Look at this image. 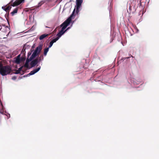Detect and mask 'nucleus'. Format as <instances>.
Returning a JSON list of instances; mask_svg holds the SVG:
<instances>
[{
    "label": "nucleus",
    "instance_id": "obj_1",
    "mask_svg": "<svg viewBox=\"0 0 159 159\" xmlns=\"http://www.w3.org/2000/svg\"><path fill=\"white\" fill-rule=\"evenodd\" d=\"M12 71L11 67L10 66H4L0 69V74L2 76H5L10 74Z\"/></svg>",
    "mask_w": 159,
    "mask_h": 159
},
{
    "label": "nucleus",
    "instance_id": "obj_2",
    "mask_svg": "<svg viewBox=\"0 0 159 159\" xmlns=\"http://www.w3.org/2000/svg\"><path fill=\"white\" fill-rule=\"evenodd\" d=\"M75 10V9H74L72 14L70 16L60 25V27H62L61 28L62 29L65 30L67 26L70 23L72 17L73 16V14Z\"/></svg>",
    "mask_w": 159,
    "mask_h": 159
},
{
    "label": "nucleus",
    "instance_id": "obj_3",
    "mask_svg": "<svg viewBox=\"0 0 159 159\" xmlns=\"http://www.w3.org/2000/svg\"><path fill=\"white\" fill-rule=\"evenodd\" d=\"M43 44H39L36 48L34 52H33L30 57L33 60L38 56L40 52L41 51Z\"/></svg>",
    "mask_w": 159,
    "mask_h": 159
},
{
    "label": "nucleus",
    "instance_id": "obj_4",
    "mask_svg": "<svg viewBox=\"0 0 159 159\" xmlns=\"http://www.w3.org/2000/svg\"><path fill=\"white\" fill-rule=\"evenodd\" d=\"M25 0H16L13 2V0H11L9 3V4L11 5V6L13 7L17 6L21 3L24 2Z\"/></svg>",
    "mask_w": 159,
    "mask_h": 159
},
{
    "label": "nucleus",
    "instance_id": "obj_5",
    "mask_svg": "<svg viewBox=\"0 0 159 159\" xmlns=\"http://www.w3.org/2000/svg\"><path fill=\"white\" fill-rule=\"evenodd\" d=\"M83 2V0H76V6H75L77 13H78L79 11V9L81 7L82 3Z\"/></svg>",
    "mask_w": 159,
    "mask_h": 159
},
{
    "label": "nucleus",
    "instance_id": "obj_6",
    "mask_svg": "<svg viewBox=\"0 0 159 159\" xmlns=\"http://www.w3.org/2000/svg\"><path fill=\"white\" fill-rule=\"evenodd\" d=\"M39 62L38 58L31 61L30 63V66L31 67L34 66Z\"/></svg>",
    "mask_w": 159,
    "mask_h": 159
},
{
    "label": "nucleus",
    "instance_id": "obj_7",
    "mask_svg": "<svg viewBox=\"0 0 159 159\" xmlns=\"http://www.w3.org/2000/svg\"><path fill=\"white\" fill-rule=\"evenodd\" d=\"M40 68L41 67L40 66L37 69H35L31 71L30 72V73L28 74V75H32L34 74L35 73L38 72L40 70Z\"/></svg>",
    "mask_w": 159,
    "mask_h": 159
},
{
    "label": "nucleus",
    "instance_id": "obj_8",
    "mask_svg": "<svg viewBox=\"0 0 159 159\" xmlns=\"http://www.w3.org/2000/svg\"><path fill=\"white\" fill-rule=\"evenodd\" d=\"M32 60V59L30 57V58H27L25 63L24 65V66L27 68H29V63Z\"/></svg>",
    "mask_w": 159,
    "mask_h": 159
},
{
    "label": "nucleus",
    "instance_id": "obj_9",
    "mask_svg": "<svg viewBox=\"0 0 159 159\" xmlns=\"http://www.w3.org/2000/svg\"><path fill=\"white\" fill-rule=\"evenodd\" d=\"M65 30L61 28V30L59 31V32L57 34V36L59 38L61 37L65 32Z\"/></svg>",
    "mask_w": 159,
    "mask_h": 159
},
{
    "label": "nucleus",
    "instance_id": "obj_10",
    "mask_svg": "<svg viewBox=\"0 0 159 159\" xmlns=\"http://www.w3.org/2000/svg\"><path fill=\"white\" fill-rule=\"evenodd\" d=\"M11 5L10 6H6V7H2V8L4 10H5L6 12L9 11V10L11 9Z\"/></svg>",
    "mask_w": 159,
    "mask_h": 159
},
{
    "label": "nucleus",
    "instance_id": "obj_11",
    "mask_svg": "<svg viewBox=\"0 0 159 159\" xmlns=\"http://www.w3.org/2000/svg\"><path fill=\"white\" fill-rule=\"evenodd\" d=\"M46 2L45 0H42L39 3L38 6H36L34 7L35 8H38L41 6L43 4Z\"/></svg>",
    "mask_w": 159,
    "mask_h": 159
},
{
    "label": "nucleus",
    "instance_id": "obj_12",
    "mask_svg": "<svg viewBox=\"0 0 159 159\" xmlns=\"http://www.w3.org/2000/svg\"><path fill=\"white\" fill-rule=\"evenodd\" d=\"M18 9L19 8L17 7L14 9L13 11L11 13V14L12 16H14L15 14L17 13Z\"/></svg>",
    "mask_w": 159,
    "mask_h": 159
},
{
    "label": "nucleus",
    "instance_id": "obj_13",
    "mask_svg": "<svg viewBox=\"0 0 159 159\" xmlns=\"http://www.w3.org/2000/svg\"><path fill=\"white\" fill-rule=\"evenodd\" d=\"M8 28L7 27H5V26H3V27L2 28V26L1 25H0V30L2 29V31H3L4 32H6L7 30H8Z\"/></svg>",
    "mask_w": 159,
    "mask_h": 159
},
{
    "label": "nucleus",
    "instance_id": "obj_14",
    "mask_svg": "<svg viewBox=\"0 0 159 159\" xmlns=\"http://www.w3.org/2000/svg\"><path fill=\"white\" fill-rule=\"evenodd\" d=\"M48 35V34H44L41 35L39 38L40 40H41Z\"/></svg>",
    "mask_w": 159,
    "mask_h": 159
},
{
    "label": "nucleus",
    "instance_id": "obj_15",
    "mask_svg": "<svg viewBox=\"0 0 159 159\" xmlns=\"http://www.w3.org/2000/svg\"><path fill=\"white\" fill-rule=\"evenodd\" d=\"M26 46V44L23 47V49L21 52V53H22L23 54V55L25 56V46Z\"/></svg>",
    "mask_w": 159,
    "mask_h": 159
},
{
    "label": "nucleus",
    "instance_id": "obj_16",
    "mask_svg": "<svg viewBox=\"0 0 159 159\" xmlns=\"http://www.w3.org/2000/svg\"><path fill=\"white\" fill-rule=\"evenodd\" d=\"M35 7L33 8H25L24 9V11L26 12H28L29 11L34 10H35Z\"/></svg>",
    "mask_w": 159,
    "mask_h": 159
},
{
    "label": "nucleus",
    "instance_id": "obj_17",
    "mask_svg": "<svg viewBox=\"0 0 159 159\" xmlns=\"http://www.w3.org/2000/svg\"><path fill=\"white\" fill-rule=\"evenodd\" d=\"M23 67V66H22L19 68L18 70H16V71L15 73L16 74H19L20 73V71L21 70L22 68Z\"/></svg>",
    "mask_w": 159,
    "mask_h": 159
},
{
    "label": "nucleus",
    "instance_id": "obj_18",
    "mask_svg": "<svg viewBox=\"0 0 159 159\" xmlns=\"http://www.w3.org/2000/svg\"><path fill=\"white\" fill-rule=\"evenodd\" d=\"M49 48H47L44 49V56H46L47 55V53L49 50Z\"/></svg>",
    "mask_w": 159,
    "mask_h": 159
},
{
    "label": "nucleus",
    "instance_id": "obj_19",
    "mask_svg": "<svg viewBox=\"0 0 159 159\" xmlns=\"http://www.w3.org/2000/svg\"><path fill=\"white\" fill-rule=\"evenodd\" d=\"M25 59H26V58H25V56L23 55L22 57H21L20 58V62H23L25 60Z\"/></svg>",
    "mask_w": 159,
    "mask_h": 159
},
{
    "label": "nucleus",
    "instance_id": "obj_20",
    "mask_svg": "<svg viewBox=\"0 0 159 159\" xmlns=\"http://www.w3.org/2000/svg\"><path fill=\"white\" fill-rule=\"evenodd\" d=\"M100 57L98 56L97 54H96L95 55H94L93 57V59L94 60H95L96 59L100 60Z\"/></svg>",
    "mask_w": 159,
    "mask_h": 159
},
{
    "label": "nucleus",
    "instance_id": "obj_21",
    "mask_svg": "<svg viewBox=\"0 0 159 159\" xmlns=\"http://www.w3.org/2000/svg\"><path fill=\"white\" fill-rule=\"evenodd\" d=\"M15 62L17 64H19L20 63V58H16Z\"/></svg>",
    "mask_w": 159,
    "mask_h": 159
},
{
    "label": "nucleus",
    "instance_id": "obj_22",
    "mask_svg": "<svg viewBox=\"0 0 159 159\" xmlns=\"http://www.w3.org/2000/svg\"><path fill=\"white\" fill-rule=\"evenodd\" d=\"M59 37H57L56 38L53 39L51 42L53 43H54L56 42L59 39Z\"/></svg>",
    "mask_w": 159,
    "mask_h": 159
},
{
    "label": "nucleus",
    "instance_id": "obj_23",
    "mask_svg": "<svg viewBox=\"0 0 159 159\" xmlns=\"http://www.w3.org/2000/svg\"><path fill=\"white\" fill-rule=\"evenodd\" d=\"M53 44V43L51 41L50 43V44L48 46V48H51Z\"/></svg>",
    "mask_w": 159,
    "mask_h": 159
},
{
    "label": "nucleus",
    "instance_id": "obj_24",
    "mask_svg": "<svg viewBox=\"0 0 159 159\" xmlns=\"http://www.w3.org/2000/svg\"><path fill=\"white\" fill-rule=\"evenodd\" d=\"M4 66H3L2 62V61H0V69Z\"/></svg>",
    "mask_w": 159,
    "mask_h": 159
},
{
    "label": "nucleus",
    "instance_id": "obj_25",
    "mask_svg": "<svg viewBox=\"0 0 159 159\" xmlns=\"http://www.w3.org/2000/svg\"><path fill=\"white\" fill-rule=\"evenodd\" d=\"M129 57L124 58V59L125 60L126 59H128V58H129L130 57H132L133 58L134 57L132 55H131L130 54L129 55Z\"/></svg>",
    "mask_w": 159,
    "mask_h": 159
},
{
    "label": "nucleus",
    "instance_id": "obj_26",
    "mask_svg": "<svg viewBox=\"0 0 159 159\" xmlns=\"http://www.w3.org/2000/svg\"><path fill=\"white\" fill-rule=\"evenodd\" d=\"M38 61L39 62H40L42 60V59L40 57H39V58H38Z\"/></svg>",
    "mask_w": 159,
    "mask_h": 159
},
{
    "label": "nucleus",
    "instance_id": "obj_27",
    "mask_svg": "<svg viewBox=\"0 0 159 159\" xmlns=\"http://www.w3.org/2000/svg\"><path fill=\"white\" fill-rule=\"evenodd\" d=\"M20 54H19L16 57V58H20Z\"/></svg>",
    "mask_w": 159,
    "mask_h": 159
},
{
    "label": "nucleus",
    "instance_id": "obj_28",
    "mask_svg": "<svg viewBox=\"0 0 159 159\" xmlns=\"http://www.w3.org/2000/svg\"><path fill=\"white\" fill-rule=\"evenodd\" d=\"M39 57H40L41 58H42V60H43V56L42 55H41Z\"/></svg>",
    "mask_w": 159,
    "mask_h": 159
},
{
    "label": "nucleus",
    "instance_id": "obj_29",
    "mask_svg": "<svg viewBox=\"0 0 159 159\" xmlns=\"http://www.w3.org/2000/svg\"><path fill=\"white\" fill-rule=\"evenodd\" d=\"M31 54V52H28V57H29V56Z\"/></svg>",
    "mask_w": 159,
    "mask_h": 159
},
{
    "label": "nucleus",
    "instance_id": "obj_30",
    "mask_svg": "<svg viewBox=\"0 0 159 159\" xmlns=\"http://www.w3.org/2000/svg\"><path fill=\"white\" fill-rule=\"evenodd\" d=\"M70 28V27H69L66 30H65V31H67L68 30H69V29Z\"/></svg>",
    "mask_w": 159,
    "mask_h": 159
},
{
    "label": "nucleus",
    "instance_id": "obj_31",
    "mask_svg": "<svg viewBox=\"0 0 159 159\" xmlns=\"http://www.w3.org/2000/svg\"><path fill=\"white\" fill-rule=\"evenodd\" d=\"M16 77H14L12 78V79L13 80H15L16 79Z\"/></svg>",
    "mask_w": 159,
    "mask_h": 159
},
{
    "label": "nucleus",
    "instance_id": "obj_32",
    "mask_svg": "<svg viewBox=\"0 0 159 159\" xmlns=\"http://www.w3.org/2000/svg\"><path fill=\"white\" fill-rule=\"evenodd\" d=\"M0 113H1V114H2V112L1 111H0Z\"/></svg>",
    "mask_w": 159,
    "mask_h": 159
},
{
    "label": "nucleus",
    "instance_id": "obj_33",
    "mask_svg": "<svg viewBox=\"0 0 159 159\" xmlns=\"http://www.w3.org/2000/svg\"><path fill=\"white\" fill-rule=\"evenodd\" d=\"M10 33V32H9L7 34V35L6 36H7V35L9 34V33Z\"/></svg>",
    "mask_w": 159,
    "mask_h": 159
}]
</instances>
